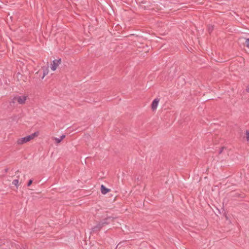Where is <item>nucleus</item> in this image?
Returning a JSON list of instances; mask_svg holds the SVG:
<instances>
[{"mask_svg":"<svg viewBox=\"0 0 249 249\" xmlns=\"http://www.w3.org/2000/svg\"><path fill=\"white\" fill-rule=\"evenodd\" d=\"M38 135V132H36L34 133H32V134L28 135L27 136H26L23 138H21L20 139H18L17 140V143L18 144H23L25 143H26L29 141H30L32 140H33L36 137H37Z\"/></svg>","mask_w":249,"mask_h":249,"instance_id":"f257e3e1","label":"nucleus"},{"mask_svg":"<svg viewBox=\"0 0 249 249\" xmlns=\"http://www.w3.org/2000/svg\"><path fill=\"white\" fill-rule=\"evenodd\" d=\"M27 97L26 96H18L14 98V101H17L19 104H24Z\"/></svg>","mask_w":249,"mask_h":249,"instance_id":"f03ea898","label":"nucleus"},{"mask_svg":"<svg viewBox=\"0 0 249 249\" xmlns=\"http://www.w3.org/2000/svg\"><path fill=\"white\" fill-rule=\"evenodd\" d=\"M61 59H55V60H54L53 61V63L51 64V69L52 71H55L57 67L58 66V65L60 64L61 63Z\"/></svg>","mask_w":249,"mask_h":249,"instance_id":"7ed1b4c3","label":"nucleus"},{"mask_svg":"<svg viewBox=\"0 0 249 249\" xmlns=\"http://www.w3.org/2000/svg\"><path fill=\"white\" fill-rule=\"evenodd\" d=\"M103 226L102 223L99 222L96 226H94L92 229L91 231L93 232H97L100 231V230L103 228Z\"/></svg>","mask_w":249,"mask_h":249,"instance_id":"20e7f679","label":"nucleus"},{"mask_svg":"<svg viewBox=\"0 0 249 249\" xmlns=\"http://www.w3.org/2000/svg\"><path fill=\"white\" fill-rule=\"evenodd\" d=\"M159 102L160 99L158 98H156L153 101L151 104V108L153 110H155L157 109Z\"/></svg>","mask_w":249,"mask_h":249,"instance_id":"39448f33","label":"nucleus"},{"mask_svg":"<svg viewBox=\"0 0 249 249\" xmlns=\"http://www.w3.org/2000/svg\"><path fill=\"white\" fill-rule=\"evenodd\" d=\"M65 137L66 136L65 135H63L61 136L60 138L53 137L52 139L53 140H54L55 143L56 144H58L62 142V141L65 138Z\"/></svg>","mask_w":249,"mask_h":249,"instance_id":"423d86ee","label":"nucleus"},{"mask_svg":"<svg viewBox=\"0 0 249 249\" xmlns=\"http://www.w3.org/2000/svg\"><path fill=\"white\" fill-rule=\"evenodd\" d=\"M110 189L107 188L104 185H102L101 186V191L102 194L105 195L109 192Z\"/></svg>","mask_w":249,"mask_h":249,"instance_id":"0eeeda50","label":"nucleus"},{"mask_svg":"<svg viewBox=\"0 0 249 249\" xmlns=\"http://www.w3.org/2000/svg\"><path fill=\"white\" fill-rule=\"evenodd\" d=\"M111 218V217H108L104 219L102 221L100 222V223H102L103 227H104L105 225H107L110 222L109 221V220Z\"/></svg>","mask_w":249,"mask_h":249,"instance_id":"6e6552de","label":"nucleus"},{"mask_svg":"<svg viewBox=\"0 0 249 249\" xmlns=\"http://www.w3.org/2000/svg\"><path fill=\"white\" fill-rule=\"evenodd\" d=\"M42 70H43V75L42 77V79H43L44 77L48 74V72H49V69H48V67H43L42 68Z\"/></svg>","mask_w":249,"mask_h":249,"instance_id":"1a4fd4ad","label":"nucleus"},{"mask_svg":"<svg viewBox=\"0 0 249 249\" xmlns=\"http://www.w3.org/2000/svg\"><path fill=\"white\" fill-rule=\"evenodd\" d=\"M12 184L16 186L17 188H18V179H15L13 181Z\"/></svg>","mask_w":249,"mask_h":249,"instance_id":"9d476101","label":"nucleus"},{"mask_svg":"<svg viewBox=\"0 0 249 249\" xmlns=\"http://www.w3.org/2000/svg\"><path fill=\"white\" fill-rule=\"evenodd\" d=\"M246 135L247 141L249 142V130H247L246 131Z\"/></svg>","mask_w":249,"mask_h":249,"instance_id":"9b49d317","label":"nucleus"},{"mask_svg":"<svg viewBox=\"0 0 249 249\" xmlns=\"http://www.w3.org/2000/svg\"><path fill=\"white\" fill-rule=\"evenodd\" d=\"M246 46L249 48V38H246Z\"/></svg>","mask_w":249,"mask_h":249,"instance_id":"f8f14e48","label":"nucleus"},{"mask_svg":"<svg viewBox=\"0 0 249 249\" xmlns=\"http://www.w3.org/2000/svg\"><path fill=\"white\" fill-rule=\"evenodd\" d=\"M32 182H33V180L30 179L28 183L27 186H30L32 184Z\"/></svg>","mask_w":249,"mask_h":249,"instance_id":"ddd939ff","label":"nucleus"},{"mask_svg":"<svg viewBox=\"0 0 249 249\" xmlns=\"http://www.w3.org/2000/svg\"><path fill=\"white\" fill-rule=\"evenodd\" d=\"M209 30L210 31H212V30H213V28H209Z\"/></svg>","mask_w":249,"mask_h":249,"instance_id":"4468645a","label":"nucleus"},{"mask_svg":"<svg viewBox=\"0 0 249 249\" xmlns=\"http://www.w3.org/2000/svg\"><path fill=\"white\" fill-rule=\"evenodd\" d=\"M222 150H220V152H219L220 153H221L222 152Z\"/></svg>","mask_w":249,"mask_h":249,"instance_id":"2eb2a0df","label":"nucleus"}]
</instances>
